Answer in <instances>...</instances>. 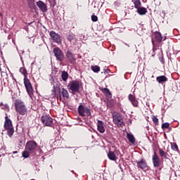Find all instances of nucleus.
Returning a JSON list of instances; mask_svg holds the SVG:
<instances>
[{
	"label": "nucleus",
	"mask_w": 180,
	"mask_h": 180,
	"mask_svg": "<svg viewBox=\"0 0 180 180\" xmlns=\"http://www.w3.org/2000/svg\"><path fill=\"white\" fill-rule=\"evenodd\" d=\"M14 105L17 113H19V115H21L22 116H25V115H27V108L22 100H15Z\"/></svg>",
	"instance_id": "1"
},
{
	"label": "nucleus",
	"mask_w": 180,
	"mask_h": 180,
	"mask_svg": "<svg viewBox=\"0 0 180 180\" xmlns=\"http://www.w3.org/2000/svg\"><path fill=\"white\" fill-rule=\"evenodd\" d=\"M37 143L34 141H29L25 144V150H27L31 154V155H36V152L37 151Z\"/></svg>",
	"instance_id": "2"
},
{
	"label": "nucleus",
	"mask_w": 180,
	"mask_h": 180,
	"mask_svg": "<svg viewBox=\"0 0 180 180\" xmlns=\"http://www.w3.org/2000/svg\"><path fill=\"white\" fill-rule=\"evenodd\" d=\"M79 81L78 80H72V82H70L68 85V91L71 94H77L79 92Z\"/></svg>",
	"instance_id": "3"
},
{
	"label": "nucleus",
	"mask_w": 180,
	"mask_h": 180,
	"mask_svg": "<svg viewBox=\"0 0 180 180\" xmlns=\"http://www.w3.org/2000/svg\"><path fill=\"white\" fill-rule=\"evenodd\" d=\"M78 113L79 116H82L83 117L86 116L89 117V116H91V108L79 105L78 107Z\"/></svg>",
	"instance_id": "4"
},
{
	"label": "nucleus",
	"mask_w": 180,
	"mask_h": 180,
	"mask_svg": "<svg viewBox=\"0 0 180 180\" xmlns=\"http://www.w3.org/2000/svg\"><path fill=\"white\" fill-rule=\"evenodd\" d=\"M23 81L27 93L28 94L30 98H32L34 94V89H33L32 82H30L29 79H24Z\"/></svg>",
	"instance_id": "5"
},
{
	"label": "nucleus",
	"mask_w": 180,
	"mask_h": 180,
	"mask_svg": "<svg viewBox=\"0 0 180 180\" xmlns=\"http://www.w3.org/2000/svg\"><path fill=\"white\" fill-rule=\"evenodd\" d=\"M41 122L44 126H46L48 127H53V126H54V124L53 123V118L50 115H42L41 117Z\"/></svg>",
	"instance_id": "6"
},
{
	"label": "nucleus",
	"mask_w": 180,
	"mask_h": 180,
	"mask_svg": "<svg viewBox=\"0 0 180 180\" xmlns=\"http://www.w3.org/2000/svg\"><path fill=\"white\" fill-rule=\"evenodd\" d=\"M53 51L55 57L56 58V60H58V61H60V63H63L65 57L64 53L63 52V51H61L60 48L57 47V48H54Z\"/></svg>",
	"instance_id": "7"
},
{
	"label": "nucleus",
	"mask_w": 180,
	"mask_h": 180,
	"mask_svg": "<svg viewBox=\"0 0 180 180\" xmlns=\"http://www.w3.org/2000/svg\"><path fill=\"white\" fill-rule=\"evenodd\" d=\"M112 122L115 124H117V127H123L124 126V122L119 115H112Z\"/></svg>",
	"instance_id": "8"
},
{
	"label": "nucleus",
	"mask_w": 180,
	"mask_h": 180,
	"mask_svg": "<svg viewBox=\"0 0 180 180\" xmlns=\"http://www.w3.org/2000/svg\"><path fill=\"white\" fill-rule=\"evenodd\" d=\"M152 162L155 168H158V167L161 166V159H160V156H158L155 150L152 156Z\"/></svg>",
	"instance_id": "9"
},
{
	"label": "nucleus",
	"mask_w": 180,
	"mask_h": 180,
	"mask_svg": "<svg viewBox=\"0 0 180 180\" xmlns=\"http://www.w3.org/2000/svg\"><path fill=\"white\" fill-rule=\"evenodd\" d=\"M49 34L55 43H58V44L61 43V36L60 34L56 33L54 31H51Z\"/></svg>",
	"instance_id": "10"
},
{
	"label": "nucleus",
	"mask_w": 180,
	"mask_h": 180,
	"mask_svg": "<svg viewBox=\"0 0 180 180\" xmlns=\"http://www.w3.org/2000/svg\"><path fill=\"white\" fill-rule=\"evenodd\" d=\"M66 58L69 60L70 64H74L77 59L75 58V55L72 53L70 50L67 51L65 53Z\"/></svg>",
	"instance_id": "11"
},
{
	"label": "nucleus",
	"mask_w": 180,
	"mask_h": 180,
	"mask_svg": "<svg viewBox=\"0 0 180 180\" xmlns=\"http://www.w3.org/2000/svg\"><path fill=\"white\" fill-rule=\"evenodd\" d=\"M128 99L131 102L134 108H139V100L136 98V96L133 94H129Z\"/></svg>",
	"instance_id": "12"
},
{
	"label": "nucleus",
	"mask_w": 180,
	"mask_h": 180,
	"mask_svg": "<svg viewBox=\"0 0 180 180\" xmlns=\"http://www.w3.org/2000/svg\"><path fill=\"white\" fill-rule=\"evenodd\" d=\"M137 168L140 169H146L148 167V165H147V161L145 159H141L139 161L136 162Z\"/></svg>",
	"instance_id": "13"
},
{
	"label": "nucleus",
	"mask_w": 180,
	"mask_h": 180,
	"mask_svg": "<svg viewBox=\"0 0 180 180\" xmlns=\"http://www.w3.org/2000/svg\"><path fill=\"white\" fill-rule=\"evenodd\" d=\"M53 91L54 92V96H57V98L59 96L60 99H61V94H60L61 92V89L60 88V85H53Z\"/></svg>",
	"instance_id": "14"
},
{
	"label": "nucleus",
	"mask_w": 180,
	"mask_h": 180,
	"mask_svg": "<svg viewBox=\"0 0 180 180\" xmlns=\"http://www.w3.org/2000/svg\"><path fill=\"white\" fill-rule=\"evenodd\" d=\"M37 6L41 11V12H47V5L44 4V2L41 1H39L37 2Z\"/></svg>",
	"instance_id": "15"
},
{
	"label": "nucleus",
	"mask_w": 180,
	"mask_h": 180,
	"mask_svg": "<svg viewBox=\"0 0 180 180\" xmlns=\"http://www.w3.org/2000/svg\"><path fill=\"white\" fill-rule=\"evenodd\" d=\"M97 130L99 131V133H105V127L103 122L101 120L97 121Z\"/></svg>",
	"instance_id": "16"
},
{
	"label": "nucleus",
	"mask_w": 180,
	"mask_h": 180,
	"mask_svg": "<svg viewBox=\"0 0 180 180\" xmlns=\"http://www.w3.org/2000/svg\"><path fill=\"white\" fill-rule=\"evenodd\" d=\"M11 127H13L12 124V120L8 117V116L5 117V122H4V129H8Z\"/></svg>",
	"instance_id": "17"
},
{
	"label": "nucleus",
	"mask_w": 180,
	"mask_h": 180,
	"mask_svg": "<svg viewBox=\"0 0 180 180\" xmlns=\"http://www.w3.org/2000/svg\"><path fill=\"white\" fill-rule=\"evenodd\" d=\"M156 81L158 84H165L168 81V78L165 77V75L158 76L156 77Z\"/></svg>",
	"instance_id": "18"
},
{
	"label": "nucleus",
	"mask_w": 180,
	"mask_h": 180,
	"mask_svg": "<svg viewBox=\"0 0 180 180\" xmlns=\"http://www.w3.org/2000/svg\"><path fill=\"white\" fill-rule=\"evenodd\" d=\"M159 155L161 160H168V153L164 151L162 148H159Z\"/></svg>",
	"instance_id": "19"
},
{
	"label": "nucleus",
	"mask_w": 180,
	"mask_h": 180,
	"mask_svg": "<svg viewBox=\"0 0 180 180\" xmlns=\"http://www.w3.org/2000/svg\"><path fill=\"white\" fill-rule=\"evenodd\" d=\"M127 138L131 144H134L136 143V138H134V135H133V134L127 133Z\"/></svg>",
	"instance_id": "20"
},
{
	"label": "nucleus",
	"mask_w": 180,
	"mask_h": 180,
	"mask_svg": "<svg viewBox=\"0 0 180 180\" xmlns=\"http://www.w3.org/2000/svg\"><path fill=\"white\" fill-rule=\"evenodd\" d=\"M68 77H70L68 72L64 70L61 72V78L63 82H67V81H68Z\"/></svg>",
	"instance_id": "21"
},
{
	"label": "nucleus",
	"mask_w": 180,
	"mask_h": 180,
	"mask_svg": "<svg viewBox=\"0 0 180 180\" xmlns=\"http://www.w3.org/2000/svg\"><path fill=\"white\" fill-rule=\"evenodd\" d=\"M60 95L63 96V98H65L68 99L70 98V94H68V91L64 88H63L60 92Z\"/></svg>",
	"instance_id": "22"
},
{
	"label": "nucleus",
	"mask_w": 180,
	"mask_h": 180,
	"mask_svg": "<svg viewBox=\"0 0 180 180\" xmlns=\"http://www.w3.org/2000/svg\"><path fill=\"white\" fill-rule=\"evenodd\" d=\"M108 157L111 161H116V160H117L116 158V154H115V152L113 151L110 150L108 153Z\"/></svg>",
	"instance_id": "23"
},
{
	"label": "nucleus",
	"mask_w": 180,
	"mask_h": 180,
	"mask_svg": "<svg viewBox=\"0 0 180 180\" xmlns=\"http://www.w3.org/2000/svg\"><path fill=\"white\" fill-rule=\"evenodd\" d=\"M136 9H137V13H139V15H141L142 16L143 15H146V13H147V12H148L147 8H146L145 7H140Z\"/></svg>",
	"instance_id": "24"
},
{
	"label": "nucleus",
	"mask_w": 180,
	"mask_h": 180,
	"mask_svg": "<svg viewBox=\"0 0 180 180\" xmlns=\"http://www.w3.org/2000/svg\"><path fill=\"white\" fill-rule=\"evenodd\" d=\"M19 72L24 76V79H27V70L26 68H20Z\"/></svg>",
	"instance_id": "25"
},
{
	"label": "nucleus",
	"mask_w": 180,
	"mask_h": 180,
	"mask_svg": "<svg viewBox=\"0 0 180 180\" xmlns=\"http://www.w3.org/2000/svg\"><path fill=\"white\" fill-rule=\"evenodd\" d=\"M155 39L158 41V43H161L162 41V36L161 33L157 32L155 33Z\"/></svg>",
	"instance_id": "26"
},
{
	"label": "nucleus",
	"mask_w": 180,
	"mask_h": 180,
	"mask_svg": "<svg viewBox=\"0 0 180 180\" xmlns=\"http://www.w3.org/2000/svg\"><path fill=\"white\" fill-rule=\"evenodd\" d=\"M6 130L7 131V135L8 137H12V136H13V133H15V129H13V127L6 128Z\"/></svg>",
	"instance_id": "27"
},
{
	"label": "nucleus",
	"mask_w": 180,
	"mask_h": 180,
	"mask_svg": "<svg viewBox=\"0 0 180 180\" xmlns=\"http://www.w3.org/2000/svg\"><path fill=\"white\" fill-rule=\"evenodd\" d=\"M134 5L135 9H139V8L141 7V1L140 0H131Z\"/></svg>",
	"instance_id": "28"
},
{
	"label": "nucleus",
	"mask_w": 180,
	"mask_h": 180,
	"mask_svg": "<svg viewBox=\"0 0 180 180\" xmlns=\"http://www.w3.org/2000/svg\"><path fill=\"white\" fill-rule=\"evenodd\" d=\"M30 155H32V153H30V152L26 149L22 153V157H23V158H29Z\"/></svg>",
	"instance_id": "29"
},
{
	"label": "nucleus",
	"mask_w": 180,
	"mask_h": 180,
	"mask_svg": "<svg viewBox=\"0 0 180 180\" xmlns=\"http://www.w3.org/2000/svg\"><path fill=\"white\" fill-rule=\"evenodd\" d=\"M103 92L107 98H112V93H110V91L108 89H104Z\"/></svg>",
	"instance_id": "30"
},
{
	"label": "nucleus",
	"mask_w": 180,
	"mask_h": 180,
	"mask_svg": "<svg viewBox=\"0 0 180 180\" xmlns=\"http://www.w3.org/2000/svg\"><path fill=\"white\" fill-rule=\"evenodd\" d=\"M0 108L3 109V110H9V105L8 104H4V103H0Z\"/></svg>",
	"instance_id": "31"
},
{
	"label": "nucleus",
	"mask_w": 180,
	"mask_h": 180,
	"mask_svg": "<svg viewBox=\"0 0 180 180\" xmlns=\"http://www.w3.org/2000/svg\"><path fill=\"white\" fill-rule=\"evenodd\" d=\"M27 3L30 8H34V0H27Z\"/></svg>",
	"instance_id": "32"
},
{
	"label": "nucleus",
	"mask_w": 180,
	"mask_h": 180,
	"mask_svg": "<svg viewBox=\"0 0 180 180\" xmlns=\"http://www.w3.org/2000/svg\"><path fill=\"white\" fill-rule=\"evenodd\" d=\"M91 70L94 72H99L101 71V68L98 65L91 66Z\"/></svg>",
	"instance_id": "33"
},
{
	"label": "nucleus",
	"mask_w": 180,
	"mask_h": 180,
	"mask_svg": "<svg viewBox=\"0 0 180 180\" xmlns=\"http://www.w3.org/2000/svg\"><path fill=\"white\" fill-rule=\"evenodd\" d=\"M108 108H113L115 106V101L113 100H109L107 102Z\"/></svg>",
	"instance_id": "34"
},
{
	"label": "nucleus",
	"mask_w": 180,
	"mask_h": 180,
	"mask_svg": "<svg viewBox=\"0 0 180 180\" xmlns=\"http://www.w3.org/2000/svg\"><path fill=\"white\" fill-rule=\"evenodd\" d=\"M75 39V36L74 34H70L67 36V39L68 40V41H70L71 43V41H72V40H74Z\"/></svg>",
	"instance_id": "35"
},
{
	"label": "nucleus",
	"mask_w": 180,
	"mask_h": 180,
	"mask_svg": "<svg viewBox=\"0 0 180 180\" xmlns=\"http://www.w3.org/2000/svg\"><path fill=\"white\" fill-rule=\"evenodd\" d=\"M171 147L172 150H173L174 151H178L179 150L178 145H176V143H172Z\"/></svg>",
	"instance_id": "36"
},
{
	"label": "nucleus",
	"mask_w": 180,
	"mask_h": 180,
	"mask_svg": "<svg viewBox=\"0 0 180 180\" xmlns=\"http://www.w3.org/2000/svg\"><path fill=\"white\" fill-rule=\"evenodd\" d=\"M49 2L52 8H54V6L57 5L56 0H49Z\"/></svg>",
	"instance_id": "37"
},
{
	"label": "nucleus",
	"mask_w": 180,
	"mask_h": 180,
	"mask_svg": "<svg viewBox=\"0 0 180 180\" xmlns=\"http://www.w3.org/2000/svg\"><path fill=\"white\" fill-rule=\"evenodd\" d=\"M169 127V123L165 122L162 124V129H168Z\"/></svg>",
	"instance_id": "38"
},
{
	"label": "nucleus",
	"mask_w": 180,
	"mask_h": 180,
	"mask_svg": "<svg viewBox=\"0 0 180 180\" xmlns=\"http://www.w3.org/2000/svg\"><path fill=\"white\" fill-rule=\"evenodd\" d=\"M152 120H153V123H155V124H158V118H157V117L153 116L152 117Z\"/></svg>",
	"instance_id": "39"
},
{
	"label": "nucleus",
	"mask_w": 180,
	"mask_h": 180,
	"mask_svg": "<svg viewBox=\"0 0 180 180\" xmlns=\"http://www.w3.org/2000/svg\"><path fill=\"white\" fill-rule=\"evenodd\" d=\"M91 20H92V22H98V16H96L95 15H92Z\"/></svg>",
	"instance_id": "40"
},
{
	"label": "nucleus",
	"mask_w": 180,
	"mask_h": 180,
	"mask_svg": "<svg viewBox=\"0 0 180 180\" xmlns=\"http://www.w3.org/2000/svg\"><path fill=\"white\" fill-rule=\"evenodd\" d=\"M103 71H104V74H108V70H107V69H104V70H103Z\"/></svg>",
	"instance_id": "41"
},
{
	"label": "nucleus",
	"mask_w": 180,
	"mask_h": 180,
	"mask_svg": "<svg viewBox=\"0 0 180 180\" xmlns=\"http://www.w3.org/2000/svg\"><path fill=\"white\" fill-rule=\"evenodd\" d=\"M142 2H143V4L147 3V0H142Z\"/></svg>",
	"instance_id": "42"
},
{
	"label": "nucleus",
	"mask_w": 180,
	"mask_h": 180,
	"mask_svg": "<svg viewBox=\"0 0 180 180\" xmlns=\"http://www.w3.org/2000/svg\"><path fill=\"white\" fill-rule=\"evenodd\" d=\"M13 154H18V151H13Z\"/></svg>",
	"instance_id": "43"
},
{
	"label": "nucleus",
	"mask_w": 180,
	"mask_h": 180,
	"mask_svg": "<svg viewBox=\"0 0 180 180\" xmlns=\"http://www.w3.org/2000/svg\"><path fill=\"white\" fill-rule=\"evenodd\" d=\"M161 63H162V64H164L165 62H164L163 59H162Z\"/></svg>",
	"instance_id": "44"
},
{
	"label": "nucleus",
	"mask_w": 180,
	"mask_h": 180,
	"mask_svg": "<svg viewBox=\"0 0 180 180\" xmlns=\"http://www.w3.org/2000/svg\"><path fill=\"white\" fill-rule=\"evenodd\" d=\"M152 78H154V76H152Z\"/></svg>",
	"instance_id": "45"
},
{
	"label": "nucleus",
	"mask_w": 180,
	"mask_h": 180,
	"mask_svg": "<svg viewBox=\"0 0 180 180\" xmlns=\"http://www.w3.org/2000/svg\"><path fill=\"white\" fill-rule=\"evenodd\" d=\"M20 143H22V141H20Z\"/></svg>",
	"instance_id": "46"
}]
</instances>
